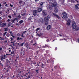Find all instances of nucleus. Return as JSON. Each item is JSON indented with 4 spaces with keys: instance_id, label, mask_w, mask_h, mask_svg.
<instances>
[{
    "instance_id": "f257e3e1",
    "label": "nucleus",
    "mask_w": 79,
    "mask_h": 79,
    "mask_svg": "<svg viewBox=\"0 0 79 79\" xmlns=\"http://www.w3.org/2000/svg\"><path fill=\"white\" fill-rule=\"evenodd\" d=\"M56 6V2H54L53 3L51 4V5H50L49 6V9L52 10V7H55Z\"/></svg>"
},
{
    "instance_id": "f03ea898",
    "label": "nucleus",
    "mask_w": 79,
    "mask_h": 79,
    "mask_svg": "<svg viewBox=\"0 0 79 79\" xmlns=\"http://www.w3.org/2000/svg\"><path fill=\"white\" fill-rule=\"evenodd\" d=\"M27 34V31H25L24 32L22 35H20V36H21V37H26V35Z\"/></svg>"
},
{
    "instance_id": "7ed1b4c3",
    "label": "nucleus",
    "mask_w": 79,
    "mask_h": 79,
    "mask_svg": "<svg viewBox=\"0 0 79 79\" xmlns=\"http://www.w3.org/2000/svg\"><path fill=\"white\" fill-rule=\"evenodd\" d=\"M72 27H73V29H76L77 26L76 24V22H73L72 23Z\"/></svg>"
},
{
    "instance_id": "20e7f679",
    "label": "nucleus",
    "mask_w": 79,
    "mask_h": 79,
    "mask_svg": "<svg viewBox=\"0 0 79 79\" xmlns=\"http://www.w3.org/2000/svg\"><path fill=\"white\" fill-rule=\"evenodd\" d=\"M50 19V16L49 15L47 17H46L44 18V21H48Z\"/></svg>"
},
{
    "instance_id": "39448f33",
    "label": "nucleus",
    "mask_w": 79,
    "mask_h": 79,
    "mask_svg": "<svg viewBox=\"0 0 79 79\" xmlns=\"http://www.w3.org/2000/svg\"><path fill=\"white\" fill-rule=\"evenodd\" d=\"M42 14L44 16H45L47 15V11L45 10L43 11Z\"/></svg>"
},
{
    "instance_id": "423d86ee",
    "label": "nucleus",
    "mask_w": 79,
    "mask_h": 79,
    "mask_svg": "<svg viewBox=\"0 0 79 79\" xmlns=\"http://www.w3.org/2000/svg\"><path fill=\"white\" fill-rule=\"evenodd\" d=\"M6 26V23H4L0 24V27H5Z\"/></svg>"
},
{
    "instance_id": "0eeeda50",
    "label": "nucleus",
    "mask_w": 79,
    "mask_h": 79,
    "mask_svg": "<svg viewBox=\"0 0 79 79\" xmlns=\"http://www.w3.org/2000/svg\"><path fill=\"white\" fill-rule=\"evenodd\" d=\"M33 14L34 16H36L37 15V10H35L33 12Z\"/></svg>"
},
{
    "instance_id": "6e6552de",
    "label": "nucleus",
    "mask_w": 79,
    "mask_h": 79,
    "mask_svg": "<svg viewBox=\"0 0 79 79\" xmlns=\"http://www.w3.org/2000/svg\"><path fill=\"white\" fill-rule=\"evenodd\" d=\"M62 15L64 18H67V14L65 12H64L62 13Z\"/></svg>"
},
{
    "instance_id": "1a4fd4ad",
    "label": "nucleus",
    "mask_w": 79,
    "mask_h": 79,
    "mask_svg": "<svg viewBox=\"0 0 79 79\" xmlns=\"http://www.w3.org/2000/svg\"><path fill=\"white\" fill-rule=\"evenodd\" d=\"M71 23V20L70 19H68L67 20V26H69Z\"/></svg>"
},
{
    "instance_id": "9d476101",
    "label": "nucleus",
    "mask_w": 79,
    "mask_h": 79,
    "mask_svg": "<svg viewBox=\"0 0 79 79\" xmlns=\"http://www.w3.org/2000/svg\"><path fill=\"white\" fill-rule=\"evenodd\" d=\"M75 9H76V10H79V4H77L75 6Z\"/></svg>"
},
{
    "instance_id": "9b49d317",
    "label": "nucleus",
    "mask_w": 79,
    "mask_h": 79,
    "mask_svg": "<svg viewBox=\"0 0 79 79\" xmlns=\"http://www.w3.org/2000/svg\"><path fill=\"white\" fill-rule=\"evenodd\" d=\"M5 57H6V55H4L3 56H2L1 58V61H3V60L5 59Z\"/></svg>"
},
{
    "instance_id": "f8f14e48",
    "label": "nucleus",
    "mask_w": 79,
    "mask_h": 79,
    "mask_svg": "<svg viewBox=\"0 0 79 79\" xmlns=\"http://www.w3.org/2000/svg\"><path fill=\"white\" fill-rule=\"evenodd\" d=\"M52 15H53V16H56L57 18H58V19H60V18L59 17V16H58V15L56 14L55 13H53Z\"/></svg>"
},
{
    "instance_id": "ddd939ff",
    "label": "nucleus",
    "mask_w": 79,
    "mask_h": 79,
    "mask_svg": "<svg viewBox=\"0 0 79 79\" xmlns=\"http://www.w3.org/2000/svg\"><path fill=\"white\" fill-rule=\"evenodd\" d=\"M37 11L39 13H40V11H42V8H38Z\"/></svg>"
},
{
    "instance_id": "4468645a",
    "label": "nucleus",
    "mask_w": 79,
    "mask_h": 79,
    "mask_svg": "<svg viewBox=\"0 0 79 79\" xmlns=\"http://www.w3.org/2000/svg\"><path fill=\"white\" fill-rule=\"evenodd\" d=\"M32 18H33V16H31L30 17H29L28 18V20L29 21H31V20H32Z\"/></svg>"
},
{
    "instance_id": "2eb2a0df",
    "label": "nucleus",
    "mask_w": 79,
    "mask_h": 79,
    "mask_svg": "<svg viewBox=\"0 0 79 79\" xmlns=\"http://www.w3.org/2000/svg\"><path fill=\"white\" fill-rule=\"evenodd\" d=\"M51 28V25H48L47 27V29L48 30H49Z\"/></svg>"
},
{
    "instance_id": "dca6fc26",
    "label": "nucleus",
    "mask_w": 79,
    "mask_h": 79,
    "mask_svg": "<svg viewBox=\"0 0 79 79\" xmlns=\"http://www.w3.org/2000/svg\"><path fill=\"white\" fill-rule=\"evenodd\" d=\"M54 10L55 13H57V12L58 11V9H57V8H55L54 9Z\"/></svg>"
},
{
    "instance_id": "f3484780",
    "label": "nucleus",
    "mask_w": 79,
    "mask_h": 79,
    "mask_svg": "<svg viewBox=\"0 0 79 79\" xmlns=\"http://www.w3.org/2000/svg\"><path fill=\"white\" fill-rule=\"evenodd\" d=\"M11 24H12V23H11L9 22L8 23V27H10V26H11Z\"/></svg>"
},
{
    "instance_id": "a211bd4d",
    "label": "nucleus",
    "mask_w": 79,
    "mask_h": 79,
    "mask_svg": "<svg viewBox=\"0 0 79 79\" xmlns=\"http://www.w3.org/2000/svg\"><path fill=\"white\" fill-rule=\"evenodd\" d=\"M39 21L41 23H43V22H44V19H40L39 20Z\"/></svg>"
},
{
    "instance_id": "6ab92c4d",
    "label": "nucleus",
    "mask_w": 79,
    "mask_h": 79,
    "mask_svg": "<svg viewBox=\"0 0 79 79\" xmlns=\"http://www.w3.org/2000/svg\"><path fill=\"white\" fill-rule=\"evenodd\" d=\"M15 19L11 20V21L12 23H15Z\"/></svg>"
},
{
    "instance_id": "aec40b11",
    "label": "nucleus",
    "mask_w": 79,
    "mask_h": 79,
    "mask_svg": "<svg viewBox=\"0 0 79 79\" xmlns=\"http://www.w3.org/2000/svg\"><path fill=\"white\" fill-rule=\"evenodd\" d=\"M41 67L42 68H45V65H44V64L43 63L41 64Z\"/></svg>"
},
{
    "instance_id": "412c9836",
    "label": "nucleus",
    "mask_w": 79,
    "mask_h": 79,
    "mask_svg": "<svg viewBox=\"0 0 79 79\" xmlns=\"http://www.w3.org/2000/svg\"><path fill=\"white\" fill-rule=\"evenodd\" d=\"M23 22H24L23 20H21L19 21V23H20V24H21V23H23Z\"/></svg>"
},
{
    "instance_id": "4be33fe9",
    "label": "nucleus",
    "mask_w": 79,
    "mask_h": 79,
    "mask_svg": "<svg viewBox=\"0 0 79 79\" xmlns=\"http://www.w3.org/2000/svg\"><path fill=\"white\" fill-rule=\"evenodd\" d=\"M29 73H30V72H29L27 73L26 74V75H25V76H26V77H27V76H28V74H29Z\"/></svg>"
},
{
    "instance_id": "5701e85b",
    "label": "nucleus",
    "mask_w": 79,
    "mask_h": 79,
    "mask_svg": "<svg viewBox=\"0 0 79 79\" xmlns=\"http://www.w3.org/2000/svg\"><path fill=\"white\" fill-rule=\"evenodd\" d=\"M23 38H20L19 37H17V40H21V39H22Z\"/></svg>"
},
{
    "instance_id": "b1692460",
    "label": "nucleus",
    "mask_w": 79,
    "mask_h": 79,
    "mask_svg": "<svg viewBox=\"0 0 79 79\" xmlns=\"http://www.w3.org/2000/svg\"><path fill=\"white\" fill-rule=\"evenodd\" d=\"M45 23L46 25H47L48 24V21H45Z\"/></svg>"
},
{
    "instance_id": "393cba45",
    "label": "nucleus",
    "mask_w": 79,
    "mask_h": 79,
    "mask_svg": "<svg viewBox=\"0 0 79 79\" xmlns=\"http://www.w3.org/2000/svg\"><path fill=\"white\" fill-rule=\"evenodd\" d=\"M23 2L22 1H21V0H20L19 2V4H21L22 3H23Z\"/></svg>"
},
{
    "instance_id": "a878e982",
    "label": "nucleus",
    "mask_w": 79,
    "mask_h": 79,
    "mask_svg": "<svg viewBox=\"0 0 79 79\" xmlns=\"http://www.w3.org/2000/svg\"><path fill=\"white\" fill-rule=\"evenodd\" d=\"M10 34L11 36H13V33L11 31L10 32Z\"/></svg>"
},
{
    "instance_id": "bb28decb",
    "label": "nucleus",
    "mask_w": 79,
    "mask_h": 79,
    "mask_svg": "<svg viewBox=\"0 0 79 79\" xmlns=\"http://www.w3.org/2000/svg\"><path fill=\"white\" fill-rule=\"evenodd\" d=\"M23 44H24L23 43H21L20 44V46H21V47H22V46H23Z\"/></svg>"
},
{
    "instance_id": "cd10ccee",
    "label": "nucleus",
    "mask_w": 79,
    "mask_h": 79,
    "mask_svg": "<svg viewBox=\"0 0 79 79\" xmlns=\"http://www.w3.org/2000/svg\"><path fill=\"white\" fill-rule=\"evenodd\" d=\"M11 21V19H8V20H6V22L8 23V22H9V21Z\"/></svg>"
},
{
    "instance_id": "c85d7f7f",
    "label": "nucleus",
    "mask_w": 79,
    "mask_h": 79,
    "mask_svg": "<svg viewBox=\"0 0 79 79\" xmlns=\"http://www.w3.org/2000/svg\"><path fill=\"white\" fill-rule=\"evenodd\" d=\"M8 27L7 28H5V31H8Z\"/></svg>"
},
{
    "instance_id": "c756f323",
    "label": "nucleus",
    "mask_w": 79,
    "mask_h": 79,
    "mask_svg": "<svg viewBox=\"0 0 79 79\" xmlns=\"http://www.w3.org/2000/svg\"><path fill=\"white\" fill-rule=\"evenodd\" d=\"M39 30H40V28H38L35 30L36 31H39Z\"/></svg>"
},
{
    "instance_id": "7c9ffc66",
    "label": "nucleus",
    "mask_w": 79,
    "mask_h": 79,
    "mask_svg": "<svg viewBox=\"0 0 79 79\" xmlns=\"http://www.w3.org/2000/svg\"><path fill=\"white\" fill-rule=\"evenodd\" d=\"M40 6H42L43 5V2H40Z\"/></svg>"
},
{
    "instance_id": "2f4dec72",
    "label": "nucleus",
    "mask_w": 79,
    "mask_h": 79,
    "mask_svg": "<svg viewBox=\"0 0 79 79\" xmlns=\"http://www.w3.org/2000/svg\"><path fill=\"white\" fill-rule=\"evenodd\" d=\"M36 35L37 36H39V37H40V35L39 34V33H37L36 34Z\"/></svg>"
},
{
    "instance_id": "473e14b6",
    "label": "nucleus",
    "mask_w": 79,
    "mask_h": 79,
    "mask_svg": "<svg viewBox=\"0 0 79 79\" xmlns=\"http://www.w3.org/2000/svg\"><path fill=\"white\" fill-rule=\"evenodd\" d=\"M11 55H14V51H12L11 53Z\"/></svg>"
},
{
    "instance_id": "72a5a7b5",
    "label": "nucleus",
    "mask_w": 79,
    "mask_h": 79,
    "mask_svg": "<svg viewBox=\"0 0 79 79\" xmlns=\"http://www.w3.org/2000/svg\"><path fill=\"white\" fill-rule=\"evenodd\" d=\"M30 78H31V77H30V76L29 75L28 76L27 79H30Z\"/></svg>"
},
{
    "instance_id": "f704fd0d",
    "label": "nucleus",
    "mask_w": 79,
    "mask_h": 79,
    "mask_svg": "<svg viewBox=\"0 0 79 79\" xmlns=\"http://www.w3.org/2000/svg\"><path fill=\"white\" fill-rule=\"evenodd\" d=\"M74 0H71V3H74Z\"/></svg>"
},
{
    "instance_id": "c9c22d12",
    "label": "nucleus",
    "mask_w": 79,
    "mask_h": 79,
    "mask_svg": "<svg viewBox=\"0 0 79 79\" xmlns=\"http://www.w3.org/2000/svg\"><path fill=\"white\" fill-rule=\"evenodd\" d=\"M18 18H21V16H20V15H18Z\"/></svg>"
},
{
    "instance_id": "e433bc0d",
    "label": "nucleus",
    "mask_w": 79,
    "mask_h": 79,
    "mask_svg": "<svg viewBox=\"0 0 79 79\" xmlns=\"http://www.w3.org/2000/svg\"><path fill=\"white\" fill-rule=\"evenodd\" d=\"M6 33H7V32L6 31L5 33L3 34V35H5L4 36H5V35H6Z\"/></svg>"
},
{
    "instance_id": "4c0bfd02",
    "label": "nucleus",
    "mask_w": 79,
    "mask_h": 79,
    "mask_svg": "<svg viewBox=\"0 0 79 79\" xmlns=\"http://www.w3.org/2000/svg\"><path fill=\"white\" fill-rule=\"evenodd\" d=\"M0 39H1L0 40H4V38H2L1 37H0Z\"/></svg>"
},
{
    "instance_id": "58836bf2",
    "label": "nucleus",
    "mask_w": 79,
    "mask_h": 79,
    "mask_svg": "<svg viewBox=\"0 0 79 79\" xmlns=\"http://www.w3.org/2000/svg\"><path fill=\"white\" fill-rule=\"evenodd\" d=\"M8 18H10V19H11V16L10 15H9L8 16Z\"/></svg>"
},
{
    "instance_id": "ea45409f",
    "label": "nucleus",
    "mask_w": 79,
    "mask_h": 79,
    "mask_svg": "<svg viewBox=\"0 0 79 79\" xmlns=\"http://www.w3.org/2000/svg\"><path fill=\"white\" fill-rule=\"evenodd\" d=\"M40 35H43V33H40Z\"/></svg>"
},
{
    "instance_id": "a19ab883",
    "label": "nucleus",
    "mask_w": 79,
    "mask_h": 79,
    "mask_svg": "<svg viewBox=\"0 0 79 79\" xmlns=\"http://www.w3.org/2000/svg\"><path fill=\"white\" fill-rule=\"evenodd\" d=\"M10 39L12 41V40H13V39L12 38V37H10Z\"/></svg>"
},
{
    "instance_id": "79ce46f5",
    "label": "nucleus",
    "mask_w": 79,
    "mask_h": 79,
    "mask_svg": "<svg viewBox=\"0 0 79 79\" xmlns=\"http://www.w3.org/2000/svg\"><path fill=\"white\" fill-rule=\"evenodd\" d=\"M15 21H17V22H18V21L17 19L15 18Z\"/></svg>"
},
{
    "instance_id": "37998d69",
    "label": "nucleus",
    "mask_w": 79,
    "mask_h": 79,
    "mask_svg": "<svg viewBox=\"0 0 79 79\" xmlns=\"http://www.w3.org/2000/svg\"><path fill=\"white\" fill-rule=\"evenodd\" d=\"M10 6H11V7H13V5H12L11 4L10 5Z\"/></svg>"
},
{
    "instance_id": "c03bdc74",
    "label": "nucleus",
    "mask_w": 79,
    "mask_h": 79,
    "mask_svg": "<svg viewBox=\"0 0 79 79\" xmlns=\"http://www.w3.org/2000/svg\"><path fill=\"white\" fill-rule=\"evenodd\" d=\"M25 15V14H22V16H24Z\"/></svg>"
},
{
    "instance_id": "a18cd8bd",
    "label": "nucleus",
    "mask_w": 79,
    "mask_h": 79,
    "mask_svg": "<svg viewBox=\"0 0 79 79\" xmlns=\"http://www.w3.org/2000/svg\"><path fill=\"white\" fill-rule=\"evenodd\" d=\"M33 64H34V65H35V64H36V62H34L33 63Z\"/></svg>"
},
{
    "instance_id": "49530a36",
    "label": "nucleus",
    "mask_w": 79,
    "mask_h": 79,
    "mask_svg": "<svg viewBox=\"0 0 79 79\" xmlns=\"http://www.w3.org/2000/svg\"><path fill=\"white\" fill-rule=\"evenodd\" d=\"M37 64V65H35L36 66H37L39 64L37 63V64Z\"/></svg>"
},
{
    "instance_id": "de8ad7c7",
    "label": "nucleus",
    "mask_w": 79,
    "mask_h": 79,
    "mask_svg": "<svg viewBox=\"0 0 79 79\" xmlns=\"http://www.w3.org/2000/svg\"><path fill=\"white\" fill-rule=\"evenodd\" d=\"M1 7H2V4H0V8H1Z\"/></svg>"
},
{
    "instance_id": "09e8293b",
    "label": "nucleus",
    "mask_w": 79,
    "mask_h": 79,
    "mask_svg": "<svg viewBox=\"0 0 79 79\" xmlns=\"http://www.w3.org/2000/svg\"><path fill=\"white\" fill-rule=\"evenodd\" d=\"M18 45H19V46H20V44H19V43H18Z\"/></svg>"
},
{
    "instance_id": "8fccbe9b",
    "label": "nucleus",
    "mask_w": 79,
    "mask_h": 79,
    "mask_svg": "<svg viewBox=\"0 0 79 79\" xmlns=\"http://www.w3.org/2000/svg\"><path fill=\"white\" fill-rule=\"evenodd\" d=\"M2 50V48H0V50Z\"/></svg>"
},
{
    "instance_id": "3c124183",
    "label": "nucleus",
    "mask_w": 79,
    "mask_h": 79,
    "mask_svg": "<svg viewBox=\"0 0 79 79\" xmlns=\"http://www.w3.org/2000/svg\"><path fill=\"white\" fill-rule=\"evenodd\" d=\"M39 0H35V2H38V1H39Z\"/></svg>"
},
{
    "instance_id": "603ef678",
    "label": "nucleus",
    "mask_w": 79,
    "mask_h": 79,
    "mask_svg": "<svg viewBox=\"0 0 79 79\" xmlns=\"http://www.w3.org/2000/svg\"><path fill=\"white\" fill-rule=\"evenodd\" d=\"M5 6H8V5H7V4H6V5H5Z\"/></svg>"
},
{
    "instance_id": "864d4df0",
    "label": "nucleus",
    "mask_w": 79,
    "mask_h": 79,
    "mask_svg": "<svg viewBox=\"0 0 79 79\" xmlns=\"http://www.w3.org/2000/svg\"><path fill=\"white\" fill-rule=\"evenodd\" d=\"M12 37H13V38H15V36H13V35H12Z\"/></svg>"
},
{
    "instance_id": "5fc2aeb1",
    "label": "nucleus",
    "mask_w": 79,
    "mask_h": 79,
    "mask_svg": "<svg viewBox=\"0 0 79 79\" xmlns=\"http://www.w3.org/2000/svg\"><path fill=\"white\" fill-rule=\"evenodd\" d=\"M16 26H19V24L18 23H16Z\"/></svg>"
},
{
    "instance_id": "6e6d98bb",
    "label": "nucleus",
    "mask_w": 79,
    "mask_h": 79,
    "mask_svg": "<svg viewBox=\"0 0 79 79\" xmlns=\"http://www.w3.org/2000/svg\"><path fill=\"white\" fill-rule=\"evenodd\" d=\"M4 5H6V2H4Z\"/></svg>"
},
{
    "instance_id": "4d7b16f0",
    "label": "nucleus",
    "mask_w": 79,
    "mask_h": 79,
    "mask_svg": "<svg viewBox=\"0 0 79 79\" xmlns=\"http://www.w3.org/2000/svg\"><path fill=\"white\" fill-rule=\"evenodd\" d=\"M60 40H63V39H60Z\"/></svg>"
},
{
    "instance_id": "13d9d810",
    "label": "nucleus",
    "mask_w": 79,
    "mask_h": 79,
    "mask_svg": "<svg viewBox=\"0 0 79 79\" xmlns=\"http://www.w3.org/2000/svg\"><path fill=\"white\" fill-rule=\"evenodd\" d=\"M77 41H78V43H79V39L77 40Z\"/></svg>"
},
{
    "instance_id": "bf43d9fd",
    "label": "nucleus",
    "mask_w": 79,
    "mask_h": 79,
    "mask_svg": "<svg viewBox=\"0 0 79 79\" xmlns=\"http://www.w3.org/2000/svg\"><path fill=\"white\" fill-rule=\"evenodd\" d=\"M16 13H15H15H14V15H16Z\"/></svg>"
},
{
    "instance_id": "052dcab7",
    "label": "nucleus",
    "mask_w": 79,
    "mask_h": 79,
    "mask_svg": "<svg viewBox=\"0 0 79 79\" xmlns=\"http://www.w3.org/2000/svg\"><path fill=\"white\" fill-rule=\"evenodd\" d=\"M47 42H48L49 41V40L48 39H47Z\"/></svg>"
},
{
    "instance_id": "680f3d73",
    "label": "nucleus",
    "mask_w": 79,
    "mask_h": 79,
    "mask_svg": "<svg viewBox=\"0 0 79 79\" xmlns=\"http://www.w3.org/2000/svg\"><path fill=\"white\" fill-rule=\"evenodd\" d=\"M62 0L63 2H64V0Z\"/></svg>"
},
{
    "instance_id": "e2e57ef3",
    "label": "nucleus",
    "mask_w": 79,
    "mask_h": 79,
    "mask_svg": "<svg viewBox=\"0 0 79 79\" xmlns=\"http://www.w3.org/2000/svg\"><path fill=\"white\" fill-rule=\"evenodd\" d=\"M11 44H13L14 43L13 42H11Z\"/></svg>"
},
{
    "instance_id": "0e129e2a",
    "label": "nucleus",
    "mask_w": 79,
    "mask_h": 79,
    "mask_svg": "<svg viewBox=\"0 0 79 79\" xmlns=\"http://www.w3.org/2000/svg\"><path fill=\"white\" fill-rule=\"evenodd\" d=\"M47 63H48V61L47 60Z\"/></svg>"
},
{
    "instance_id": "69168bd1",
    "label": "nucleus",
    "mask_w": 79,
    "mask_h": 79,
    "mask_svg": "<svg viewBox=\"0 0 79 79\" xmlns=\"http://www.w3.org/2000/svg\"><path fill=\"white\" fill-rule=\"evenodd\" d=\"M9 52H11V50H9Z\"/></svg>"
},
{
    "instance_id": "338daca9",
    "label": "nucleus",
    "mask_w": 79,
    "mask_h": 79,
    "mask_svg": "<svg viewBox=\"0 0 79 79\" xmlns=\"http://www.w3.org/2000/svg\"><path fill=\"white\" fill-rule=\"evenodd\" d=\"M60 35V37H61L62 36V35Z\"/></svg>"
},
{
    "instance_id": "774afa93",
    "label": "nucleus",
    "mask_w": 79,
    "mask_h": 79,
    "mask_svg": "<svg viewBox=\"0 0 79 79\" xmlns=\"http://www.w3.org/2000/svg\"><path fill=\"white\" fill-rule=\"evenodd\" d=\"M10 49H11V48H9V50H10Z\"/></svg>"
}]
</instances>
